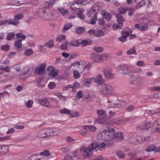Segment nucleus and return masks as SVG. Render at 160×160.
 <instances>
[{
  "label": "nucleus",
  "instance_id": "f257e3e1",
  "mask_svg": "<svg viewBox=\"0 0 160 160\" xmlns=\"http://www.w3.org/2000/svg\"><path fill=\"white\" fill-rule=\"evenodd\" d=\"M114 131L113 128L108 127L99 135H105V137L107 140L118 139L122 141L124 139V135L122 132L115 133Z\"/></svg>",
  "mask_w": 160,
  "mask_h": 160
},
{
  "label": "nucleus",
  "instance_id": "f03ea898",
  "mask_svg": "<svg viewBox=\"0 0 160 160\" xmlns=\"http://www.w3.org/2000/svg\"><path fill=\"white\" fill-rule=\"evenodd\" d=\"M58 133V131H55L53 129L49 128H46L39 131L37 135L38 137L45 138L49 136L56 135Z\"/></svg>",
  "mask_w": 160,
  "mask_h": 160
},
{
  "label": "nucleus",
  "instance_id": "7ed1b4c3",
  "mask_svg": "<svg viewBox=\"0 0 160 160\" xmlns=\"http://www.w3.org/2000/svg\"><path fill=\"white\" fill-rule=\"evenodd\" d=\"M114 88L109 84H104L102 85V89L101 90L102 93L104 95H110L114 92Z\"/></svg>",
  "mask_w": 160,
  "mask_h": 160
},
{
  "label": "nucleus",
  "instance_id": "20e7f679",
  "mask_svg": "<svg viewBox=\"0 0 160 160\" xmlns=\"http://www.w3.org/2000/svg\"><path fill=\"white\" fill-rule=\"evenodd\" d=\"M91 146L92 147L93 150L97 151L98 150L102 151L104 149L106 145L103 142L99 143L96 141H93L91 143Z\"/></svg>",
  "mask_w": 160,
  "mask_h": 160
},
{
  "label": "nucleus",
  "instance_id": "39448f33",
  "mask_svg": "<svg viewBox=\"0 0 160 160\" xmlns=\"http://www.w3.org/2000/svg\"><path fill=\"white\" fill-rule=\"evenodd\" d=\"M121 70L122 71V74L124 75H128L133 73V68L127 65H121L120 66Z\"/></svg>",
  "mask_w": 160,
  "mask_h": 160
},
{
  "label": "nucleus",
  "instance_id": "423d86ee",
  "mask_svg": "<svg viewBox=\"0 0 160 160\" xmlns=\"http://www.w3.org/2000/svg\"><path fill=\"white\" fill-rule=\"evenodd\" d=\"M72 66L77 68V70L80 73H82L85 69V62L81 61L76 63H73Z\"/></svg>",
  "mask_w": 160,
  "mask_h": 160
},
{
  "label": "nucleus",
  "instance_id": "0eeeda50",
  "mask_svg": "<svg viewBox=\"0 0 160 160\" xmlns=\"http://www.w3.org/2000/svg\"><path fill=\"white\" fill-rule=\"evenodd\" d=\"M97 3H96L92 7L88 13L89 16L92 17H97L99 9L98 7L97 6Z\"/></svg>",
  "mask_w": 160,
  "mask_h": 160
},
{
  "label": "nucleus",
  "instance_id": "6e6552de",
  "mask_svg": "<svg viewBox=\"0 0 160 160\" xmlns=\"http://www.w3.org/2000/svg\"><path fill=\"white\" fill-rule=\"evenodd\" d=\"M46 64L43 63L40 65L39 67H36L35 72L37 74L41 75L44 74L46 67Z\"/></svg>",
  "mask_w": 160,
  "mask_h": 160
},
{
  "label": "nucleus",
  "instance_id": "1a4fd4ad",
  "mask_svg": "<svg viewBox=\"0 0 160 160\" xmlns=\"http://www.w3.org/2000/svg\"><path fill=\"white\" fill-rule=\"evenodd\" d=\"M93 150L92 147L91 146L90 144L89 145L88 148L84 149L83 152V156L85 158H88L91 157V152Z\"/></svg>",
  "mask_w": 160,
  "mask_h": 160
},
{
  "label": "nucleus",
  "instance_id": "9d476101",
  "mask_svg": "<svg viewBox=\"0 0 160 160\" xmlns=\"http://www.w3.org/2000/svg\"><path fill=\"white\" fill-rule=\"evenodd\" d=\"M112 69L110 68L106 67L104 70V73L105 77L108 79H111L112 77L111 72Z\"/></svg>",
  "mask_w": 160,
  "mask_h": 160
},
{
  "label": "nucleus",
  "instance_id": "9b49d317",
  "mask_svg": "<svg viewBox=\"0 0 160 160\" xmlns=\"http://www.w3.org/2000/svg\"><path fill=\"white\" fill-rule=\"evenodd\" d=\"M23 17V15L21 13L19 14L14 17V20L11 19L12 21V24L17 25L19 24L18 20L21 19Z\"/></svg>",
  "mask_w": 160,
  "mask_h": 160
},
{
  "label": "nucleus",
  "instance_id": "f8f14e48",
  "mask_svg": "<svg viewBox=\"0 0 160 160\" xmlns=\"http://www.w3.org/2000/svg\"><path fill=\"white\" fill-rule=\"evenodd\" d=\"M91 59L95 62H99L100 60V54L97 53H92L90 56Z\"/></svg>",
  "mask_w": 160,
  "mask_h": 160
},
{
  "label": "nucleus",
  "instance_id": "ddd939ff",
  "mask_svg": "<svg viewBox=\"0 0 160 160\" xmlns=\"http://www.w3.org/2000/svg\"><path fill=\"white\" fill-rule=\"evenodd\" d=\"M39 104L42 106H44L48 108H50L51 106L49 103V102L46 99H43L40 100L38 102Z\"/></svg>",
  "mask_w": 160,
  "mask_h": 160
},
{
  "label": "nucleus",
  "instance_id": "4468645a",
  "mask_svg": "<svg viewBox=\"0 0 160 160\" xmlns=\"http://www.w3.org/2000/svg\"><path fill=\"white\" fill-rule=\"evenodd\" d=\"M55 1L54 0L46 1L43 3V7L45 9H49L52 7V5Z\"/></svg>",
  "mask_w": 160,
  "mask_h": 160
},
{
  "label": "nucleus",
  "instance_id": "2eb2a0df",
  "mask_svg": "<svg viewBox=\"0 0 160 160\" xmlns=\"http://www.w3.org/2000/svg\"><path fill=\"white\" fill-rule=\"evenodd\" d=\"M88 3V2L86 0H76L74 2L72 3V5L74 6L75 3L78 5H85L87 4Z\"/></svg>",
  "mask_w": 160,
  "mask_h": 160
},
{
  "label": "nucleus",
  "instance_id": "dca6fc26",
  "mask_svg": "<svg viewBox=\"0 0 160 160\" xmlns=\"http://www.w3.org/2000/svg\"><path fill=\"white\" fill-rule=\"evenodd\" d=\"M129 141L132 143H136L137 142H140L141 141V140L140 139V138L139 137H137L135 138L134 136H132V137H130L128 138Z\"/></svg>",
  "mask_w": 160,
  "mask_h": 160
},
{
  "label": "nucleus",
  "instance_id": "f3484780",
  "mask_svg": "<svg viewBox=\"0 0 160 160\" xmlns=\"http://www.w3.org/2000/svg\"><path fill=\"white\" fill-rule=\"evenodd\" d=\"M38 16L41 18H44L45 17V11L42 8L38 10L37 12Z\"/></svg>",
  "mask_w": 160,
  "mask_h": 160
},
{
  "label": "nucleus",
  "instance_id": "a211bd4d",
  "mask_svg": "<svg viewBox=\"0 0 160 160\" xmlns=\"http://www.w3.org/2000/svg\"><path fill=\"white\" fill-rule=\"evenodd\" d=\"M57 9L63 16L68 15V10L63 8L59 7L57 8Z\"/></svg>",
  "mask_w": 160,
  "mask_h": 160
},
{
  "label": "nucleus",
  "instance_id": "6ab92c4d",
  "mask_svg": "<svg viewBox=\"0 0 160 160\" xmlns=\"http://www.w3.org/2000/svg\"><path fill=\"white\" fill-rule=\"evenodd\" d=\"M80 45L82 47H85L88 45H90L92 44V41L90 40H82L80 42H79Z\"/></svg>",
  "mask_w": 160,
  "mask_h": 160
},
{
  "label": "nucleus",
  "instance_id": "aec40b11",
  "mask_svg": "<svg viewBox=\"0 0 160 160\" xmlns=\"http://www.w3.org/2000/svg\"><path fill=\"white\" fill-rule=\"evenodd\" d=\"M22 40H18V41H15L14 42V46L16 48L18 49V51L19 52L21 50V48L22 47Z\"/></svg>",
  "mask_w": 160,
  "mask_h": 160
},
{
  "label": "nucleus",
  "instance_id": "412c9836",
  "mask_svg": "<svg viewBox=\"0 0 160 160\" xmlns=\"http://www.w3.org/2000/svg\"><path fill=\"white\" fill-rule=\"evenodd\" d=\"M103 79L102 78V76L101 75H97L95 79V82L98 84H101L103 83Z\"/></svg>",
  "mask_w": 160,
  "mask_h": 160
},
{
  "label": "nucleus",
  "instance_id": "4be33fe9",
  "mask_svg": "<svg viewBox=\"0 0 160 160\" xmlns=\"http://www.w3.org/2000/svg\"><path fill=\"white\" fill-rule=\"evenodd\" d=\"M126 105L125 102H122L118 103H115L113 105H112L111 107L113 108H123Z\"/></svg>",
  "mask_w": 160,
  "mask_h": 160
},
{
  "label": "nucleus",
  "instance_id": "5701e85b",
  "mask_svg": "<svg viewBox=\"0 0 160 160\" xmlns=\"http://www.w3.org/2000/svg\"><path fill=\"white\" fill-rule=\"evenodd\" d=\"M79 41V39L78 40H73L70 41L68 44H70L71 46L78 47L80 45Z\"/></svg>",
  "mask_w": 160,
  "mask_h": 160
},
{
  "label": "nucleus",
  "instance_id": "b1692460",
  "mask_svg": "<svg viewBox=\"0 0 160 160\" xmlns=\"http://www.w3.org/2000/svg\"><path fill=\"white\" fill-rule=\"evenodd\" d=\"M72 25L71 22L66 23L64 24L63 28L62 29V32L64 33L65 32L64 31L68 30L70 29L72 27Z\"/></svg>",
  "mask_w": 160,
  "mask_h": 160
},
{
  "label": "nucleus",
  "instance_id": "393cba45",
  "mask_svg": "<svg viewBox=\"0 0 160 160\" xmlns=\"http://www.w3.org/2000/svg\"><path fill=\"white\" fill-rule=\"evenodd\" d=\"M58 72L59 70L58 69L56 70L55 69H52L50 72H49L48 75L52 76V77L54 78L57 76Z\"/></svg>",
  "mask_w": 160,
  "mask_h": 160
},
{
  "label": "nucleus",
  "instance_id": "a878e982",
  "mask_svg": "<svg viewBox=\"0 0 160 160\" xmlns=\"http://www.w3.org/2000/svg\"><path fill=\"white\" fill-rule=\"evenodd\" d=\"M116 17L118 23L123 24L124 20V18L120 14H117Z\"/></svg>",
  "mask_w": 160,
  "mask_h": 160
},
{
  "label": "nucleus",
  "instance_id": "bb28decb",
  "mask_svg": "<svg viewBox=\"0 0 160 160\" xmlns=\"http://www.w3.org/2000/svg\"><path fill=\"white\" fill-rule=\"evenodd\" d=\"M102 14L104 17V18L107 20H110L112 17V15L111 14L109 13L108 12H104L103 13V11H102Z\"/></svg>",
  "mask_w": 160,
  "mask_h": 160
},
{
  "label": "nucleus",
  "instance_id": "cd10ccee",
  "mask_svg": "<svg viewBox=\"0 0 160 160\" xmlns=\"http://www.w3.org/2000/svg\"><path fill=\"white\" fill-rule=\"evenodd\" d=\"M44 46L46 47H47L49 48H52L54 47V45L53 40L52 39L50 40L48 42L44 44Z\"/></svg>",
  "mask_w": 160,
  "mask_h": 160
},
{
  "label": "nucleus",
  "instance_id": "c85d7f7f",
  "mask_svg": "<svg viewBox=\"0 0 160 160\" xmlns=\"http://www.w3.org/2000/svg\"><path fill=\"white\" fill-rule=\"evenodd\" d=\"M116 154L119 158H123L125 156V153L122 150H119L116 152Z\"/></svg>",
  "mask_w": 160,
  "mask_h": 160
},
{
  "label": "nucleus",
  "instance_id": "c756f323",
  "mask_svg": "<svg viewBox=\"0 0 160 160\" xmlns=\"http://www.w3.org/2000/svg\"><path fill=\"white\" fill-rule=\"evenodd\" d=\"M156 147L153 145H151L148 146L147 148L145 150L146 151L150 152L156 150Z\"/></svg>",
  "mask_w": 160,
  "mask_h": 160
},
{
  "label": "nucleus",
  "instance_id": "7c9ffc66",
  "mask_svg": "<svg viewBox=\"0 0 160 160\" xmlns=\"http://www.w3.org/2000/svg\"><path fill=\"white\" fill-rule=\"evenodd\" d=\"M109 57V55L108 54H100V60H106Z\"/></svg>",
  "mask_w": 160,
  "mask_h": 160
},
{
  "label": "nucleus",
  "instance_id": "2f4dec72",
  "mask_svg": "<svg viewBox=\"0 0 160 160\" xmlns=\"http://www.w3.org/2000/svg\"><path fill=\"white\" fill-rule=\"evenodd\" d=\"M7 23L8 24H12V21L10 20H2L0 21V25H6Z\"/></svg>",
  "mask_w": 160,
  "mask_h": 160
},
{
  "label": "nucleus",
  "instance_id": "473e14b6",
  "mask_svg": "<svg viewBox=\"0 0 160 160\" xmlns=\"http://www.w3.org/2000/svg\"><path fill=\"white\" fill-rule=\"evenodd\" d=\"M130 158L131 160H143L142 157L139 158L137 157L136 155L133 154H132L130 155Z\"/></svg>",
  "mask_w": 160,
  "mask_h": 160
},
{
  "label": "nucleus",
  "instance_id": "72a5a7b5",
  "mask_svg": "<svg viewBox=\"0 0 160 160\" xmlns=\"http://www.w3.org/2000/svg\"><path fill=\"white\" fill-rule=\"evenodd\" d=\"M84 31V28L83 27H80L76 28L75 29V32L78 34L82 33Z\"/></svg>",
  "mask_w": 160,
  "mask_h": 160
},
{
  "label": "nucleus",
  "instance_id": "f704fd0d",
  "mask_svg": "<svg viewBox=\"0 0 160 160\" xmlns=\"http://www.w3.org/2000/svg\"><path fill=\"white\" fill-rule=\"evenodd\" d=\"M66 36L64 35H59L56 39V40L58 42H61L62 40L65 39Z\"/></svg>",
  "mask_w": 160,
  "mask_h": 160
},
{
  "label": "nucleus",
  "instance_id": "c9c22d12",
  "mask_svg": "<svg viewBox=\"0 0 160 160\" xmlns=\"http://www.w3.org/2000/svg\"><path fill=\"white\" fill-rule=\"evenodd\" d=\"M24 53L28 56H30L33 54V50L31 48L28 49L25 51Z\"/></svg>",
  "mask_w": 160,
  "mask_h": 160
},
{
  "label": "nucleus",
  "instance_id": "e433bc0d",
  "mask_svg": "<svg viewBox=\"0 0 160 160\" xmlns=\"http://www.w3.org/2000/svg\"><path fill=\"white\" fill-rule=\"evenodd\" d=\"M123 27V24H121L120 23H118V24H117L116 23H115L113 25V28L114 30H116L117 29H121Z\"/></svg>",
  "mask_w": 160,
  "mask_h": 160
},
{
  "label": "nucleus",
  "instance_id": "4c0bfd02",
  "mask_svg": "<svg viewBox=\"0 0 160 160\" xmlns=\"http://www.w3.org/2000/svg\"><path fill=\"white\" fill-rule=\"evenodd\" d=\"M16 37L18 38H22V39L20 40H22V41L24 40L26 38V36L25 35L20 33H17L16 34Z\"/></svg>",
  "mask_w": 160,
  "mask_h": 160
},
{
  "label": "nucleus",
  "instance_id": "58836bf2",
  "mask_svg": "<svg viewBox=\"0 0 160 160\" xmlns=\"http://www.w3.org/2000/svg\"><path fill=\"white\" fill-rule=\"evenodd\" d=\"M104 32L102 30H96L95 36L97 37L101 36L104 35Z\"/></svg>",
  "mask_w": 160,
  "mask_h": 160
},
{
  "label": "nucleus",
  "instance_id": "ea45409f",
  "mask_svg": "<svg viewBox=\"0 0 160 160\" xmlns=\"http://www.w3.org/2000/svg\"><path fill=\"white\" fill-rule=\"evenodd\" d=\"M135 8H133L131 7L128 8V11L129 12L128 15L130 17L132 16L133 13L135 11Z\"/></svg>",
  "mask_w": 160,
  "mask_h": 160
},
{
  "label": "nucleus",
  "instance_id": "a19ab883",
  "mask_svg": "<svg viewBox=\"0 0 160 160\" xmlns=\"http://www.w3.org/2000/svg\"><path fill=\"white\" fill-rule=\"evenodd\" d=\"M93 49L94 51L97 52H101L103 50V48L100 46H94L93 47Z\"/></svg>",
  "mask_w": 160,
  "mask_h": 160
},
{
  "label": "nucleus",
  "instance_id": "79ce46f5",
  "mask_svg": "<svg viewBox=\"0 0 160 160\" xmlns=\"http://www.w3.org/2000/svg\"><path fill=\"white\" fill-rule=\"evenodd\" d=\"M2 152L6 153L8 152L9 150V147L8 145H2Z\"/></svg>",
  "mask_w": 160,
  "mask_h": 160
},
{
  "label": "nucleus",
  "instance_id": "37998d69",
  "mask_svg": "<svg viewBox=\"0 0 160 160\" xmlns=\"http://www.w3.org/2000/svg\"><path fill=\"white\" fill-rule=\"evenodd\" d=\"M60 112L62 113L68 114H69L71 112L69 110L66 108L62 109L60 110Z\"/></svg>",
  "mask_w": 160,
  "mask_h": 160
},
{
  "label": "nucleus",
  "instance_id": "c03bdc74",
  "mask_svg": "<svg viewBox=\"0 0 160 160\" xmlns=\"http://www.w3.org/2000/svg\"><path fill=\"white\" fill-rule=\"evenodd\" d=\"M10 49V46L8 45H2L1 47V50L5 51H8Z\"/></svg>",
  "mask_w": 160,
  "mask_h": 160
},
{
  "label": "nucleus",
  "instance_id": "a18cd8bd",
  "mask_svg": "<svg viewBox=\"0 0 160 160\" xmlns=\"http://www.w3.org/2000/svg\"><path fill=\"white\" fill-rule=\"evenodd\" d=\"M127 53L128 54H132L134 53L135 54H137V53L136 52L135 49V48L134 47L133 48L131 49L128 50Z\"/></svg>",
  "mask_w": 160,
  "mask_h": 160
},
{
  "label": "nucleus",
  "instance_id": "49530a36",
  "mask_svg": "<svg viewBox=\"0 0 160 160\" xmlns=\"http://www.w3.org/2000/svg\"><path fill=\"white\" fill-rule=\"evenodd\" d=\"M154 125V123L152 122H146L144 126L146 128H148L153 126Z\"/></svg>",
  "mask_w": 160,
  "mask_h": 160
},
{
  "label": "nucleus",
  "instance_id": "de8ad7c7",
  "mask_svg": "<svg viewBox=\"0 0 160 160\" xmlns=\"http://www.w3.org/2000/svg\"><path fill=\"white\" fill-rule=\"evenodd\" d=\"M104 118L102 116L98 118L96 120V122L98 123H102L103 122Z\"/></svg>",
  "mask_w": 160,
  "mask_h": 160
},
{
  "label": "nucleus",
  "instance_id": "09e8293b",
  "mask_svg": "<svg viewBox=\"0 0 160 160\" xmlns=\"http://www.w3.org/2000/svg\"><path fill=\"white\" fill-rule=\"evenodd\" d=\"M85 69H86L88 70L91 69L92 66V64L90 62H88V63H86L85 62Z\"/></svg>",
  "mask_w": 160,
  "mask_h": 160
},
{
  "label": "nucleus",
  "instance_id": "8fccbe9b",
  "mask_svg": "<svg viewBox=\"0 0 160 160\" xmlns=\"http://www.w3.org/2000/svg\"><path fill=\"white\" fill-rule=\"evenodd\" d=\"M98 18L97 17H93V18L91 19L90 21L88 22V23L92 24L94 25L96 23V21L97 20Z\"/></svg>",
  "mask_w": 160,
  "mask_h": 160
},
{
  "label": "nucleus",
  "instance_id": "3c124183",
  "mask_svg": "<svg viewBox=\"0 0 160 160\" xmlns=\"http://www.w3.org/2000/svg\"><path fill=\"white\" fill-rule=\"evenodd\" d=\"M0 69L2 70L3 71H5L7 72H9L10 71L9 67L8 66H7L6 67H4L3 66H1L0 67Z\"/></svg>",
  "mask_w": 160,
  "mask_h": 160
},
{
  "label": "nucleus",
  "instance_id": "603ef678",
  "mask_svg": "<svg viewBox=\"0 0 160 160\" xmlns=\"http://www.w3.org/2000/svg\"><path fill=\"white\" fill-rule=\"evenodd\" d=\"M15 34L13 33H10L7 36V40H10L13 39L14 38Z\"/></svg>",
  "mask_w": 160,
  "mask_h": 160
},
{
  "label": "nucleus",
  "instance_id": "864d4df0",
  "mask_svg": "<svg viewBox=\"0 0 160 160\" xmlns=\"http://www.w3.org/2000/svg\"><path fill=\"white\" fill-rule=\"evenodd\" d=\"M40 154L43 156H48L50 155V153L49 151L47 150H45L44 151L41 152Z\"/></svg>",
  "mask_w": 160,
  "mask_h": 160
},
{
  "label": "nucleus",
  "instance_id": "5fc2aeb1",
  "mask_svg": "<svg viewBox=\"0 0 160 160\" xmlns=\"http://www.w3.org/2000/svg\"><path fill=\"white\" fill-rule=\"evenodd\" d=\"M68 43L69 42H68L66 41L63 42L62 44L61 45V48L62 49H66L68 47Z\"/></svg>",
  "mask_w": 160,
  "mask_h": 160
},
{
  "label": "nucleus",
  "instance_id": "6e6d98bb",
  "mask_svg": "<svg viewBox=\"0 0 160 160\" xmlns=\"http://www.w3.org/2000/svg\"><path fill=\"white\" fill-rule=\"evenodd\" d=\"M135 109V107L132 105H131L128 106L126 109V110L128 112H132L133 110Z\"/></svg>",
  "mask_w": 160,
  "mask_h": 160
},
{
  "label": "nucleus",
  "instance_id": "4d7b16f0",
  "mask_svg": "<svg viewBox=\"0 0 160 160\" xmlns=\"http://www.w3.org/2000/svg\"><path fill=\"white\" fill-rule=\"evenodd\" d=\"M78 71H76V70L73 72V76L74 77L75 79H77L79 78L80 77V74L78 72Z\"/></svg>",
  "mask_w": 160,
  "mask_h": 160
},
{
  "label": "nucleus",
  "instance_id": "13d9d810",
  "mask_svg": "<svg viewBox=\"0 0 160 160\" xmlns=\"http://www.w3.org/2000/svg\"><path fill=\"white\" fill-rule=\"evenodd\" d=\"M48 87L49 89H52L56 87L55 83L54 82H51L48 85Z\"/></svg>",
  "mask_w": 160,
  "mask_h": 160
},
{
  "label": "nucleus",
  "instance_id": "bf43d9fd",
  "mask_svg": "<svg viewBox=\"0 0 160 160\" xmlns=\"http://www.w3.org/2000/svg\"><path fill=\"white\" fill-rule=\"evenodd\" d=\"M96 127L93 125H89L88 130L92 132H94L97 130Z\"/></svg>",
  "mask_w": 160,
  "mask_h": 160
},
{
  "label": "nucleus",
  "instance_id": "052dcab7",
  "mask_svg": "<svg viewBox=\"0 0 160 160\" xmlns=\"http://www.w3.org/2000/svg\"><path fill=\"white\" fill-rule=\"evenodd\" d=\"M33 103V101L32 100H29L26 103L27 106L28 108L32 107Z\"/></svg>",
  "mask_w": 160,
  "mask_h": 160
},
{
  "label": "nucleus",
  "instance_id": "680f3d73",
  "mask_svg": "<svg viewBox=\"0 0 160 160\" xmlns=\"http://www.w3.org/2000/svg\"><path fill=\"white\" fill-rule=\"evenodd\" d=\"M39 158L36 155L31 156L28 159V160H38Z\"/></svg>",
  "mask_w": 160,
  "mask_h": 160
},
{
  "label": "nucleus",
  "instance_id": "e2e57ef3",
  "mask_svg": "<svg viewBox=\"0 0 160 160\" xmlns=\"http://www.w3.org/2000/svg\"><path fill=\"white\" fill-rule=\"evenodd\" d=\"M122 36L126 37H127L129 35V32L128 31H123L122 32Z\"/></svg>",
  "mask_w": 160,
  "mask_h": 160
},
{
  "label": "nucleus",
  "instance_id": "0e129e2a",
  "mask_svg": "<svg viewBox=\"0 0 160 160\" xmlns=\"http://www.w3.org/2000/svg\"><path fill=\"white\" fill-rule=\"evenodd\" d=\"M97 112L99 115H103L105 114V111L103 110H98L97 111Z\"/></svg>",
  "mask_w": 160,
  "mask_h": 160
},
{
  "label": "nucleus",
  "instance_id": "69168bd1",
  "mask_svg": "<svg viewBox=\"0 0 160 160\" xmlns=\"http://www.w3.org/2000/svg\"><path fill=\"white\" fill-rule=\"evenodd\" d=\"M83 100L86 102H89L91 101V99L90 97L88 95L83 98Z\"/></svg>",
  "mask_w": 160,
  "mask_h": 160
},
{
  "label": "nucleus",
  "instance_id": "338daca9",
  "mask_svg": "<svg viewBox=\"0 0 160 160\" xmlns=\"http://www.w3.org/2000/svg\"><path fill=\"white\" fill-rule=\"evenodd\" d=\"M91 35H93L95 36L96 30L94 29H91L88 31Z\"/></svg>",
  "mask_w": 160,
  "mask_h": 160
},
{
  "label": "nucleus",
  "instance_id": "774afa93",
  "mask_svg": "<svg viewBox=\"0 0 160 160\" xmlns=\"http://www.w3.org/2000/svg\"><path fill=\"white\" fill-rule=\"evenodd\" d=\"M141 3L143 4L144 5H147L149 4L150 1L149 0H142L141 2Z\"/></svg>",
  "mask_w": 160,
  "mask_h": 160
}]
</instances>
